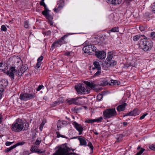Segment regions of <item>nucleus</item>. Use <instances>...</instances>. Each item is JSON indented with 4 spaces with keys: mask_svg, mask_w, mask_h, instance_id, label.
Masks as SVG:
<instances>
[{
    "mask_svg": "<svg viewBox=\"0 0 155 155\" xmlns=\"http://www.w3.org/2000/svg\"><path fill=\"white\" fill-rule=\"evenodd\" d=\"M58 150L54 153L53 155H75L74 153L70 152L71 151H74L75 149L68 147L66 144H63L58 147Z\"/></svg>",
    "mask_w": 155,
    "mask_h": 155,
    "instance_id": "obj_1",
    "label": "nucleus"
},
{
    "mask_svg": "<svg viewBox=\"0 0 155 155\" xmlns=\"http://www.w3.org/2000/svg\"><path fill=\"white\" fill-rule=\"evenodd\" d=\"M139 44L141 48L145 51L150 50L153 45L152 41L147 38H142L140 40Z\"/></svg>",
    "mask_w": 155,
    "mask_h": 155,
    "instance_id": "obj_2",
    "label": "nucleus"
},
{
    "mask_svg": "<svg viewBox=\"0 0 155 155\" xmlns=\"http://www.w3.org/2000/svg\"><path fill=\"white\" fill-rule=\"evenodd\" d=\"M24 122L19 118L17 119L12 124L11 129L13 132L17 133L22 130L24 129Z\"/></svg>",
    "mask_w": 155,
    "mask_h": 155,
    "instance_id": "obj_3",
    "label": "nucleus"
},
{
    "mask_svg": "<svg viewBox=\"0 0 155 155\" xmlns=\"http://www.w3.org/2000/svg\"><path fill=\"white\" fill-rule=\"evenodd\" d=\"M117 115V114L115 108L107 109L103 112V115L104 119L115 117Z\"/></svg>",
    "mask_w": 155,
    "mask_h": 155,
    "instance_id": "obj_4",
    "label": "nucleus"
},
{
    "mask_svg": "<svg viewBox=\"0 0 155 155\" xmlns=\"http://www.w3.org/2000/svg\"><path fill=\"white\" fill-rule=\"evenodd\" d=\"M85 87L86 86L83 83H80L75 85V88L78 94H85L88 93Z\"/></svg>",
    "mask_w": 155,
    "mask_h": 155,
    "instance_id": "obj_5",
    "label": "nucleus"
},
{
    "mask_svg": "<svg viewBox=\"0 0 155 155\" xmlns=\"http://www.w3.org/2000/svg\"><path fill=\"white\" fill-rule=\"evenodd\" d=\"M97 48L93 45H88L84 46L83 50L85 53L89 54V55L92 54L93 52L96 51Z\"/></svg>",
    "mask_w": 155,
    "mask_h": 155,
    "instance_id": "obj_6",
    "label": "nucleus"
},
{
    "mask_svg": "<svg viewBox=\"0 0 155 155\" xmlns=\"http://www.w3.org/2000/svg\"><path fill=\"white\" fill-rule=\"evenodd\" d=\"M35 97V93H21L20 95V99L21 101H27L33 99Z\"/></svg>",
    "mask_w": 155,
    "mask_h": 155,
    "instance_id": "obj_7",
    "label": "nucleus"
},
{
    "mask_svg": "<svg viewBox=\"0 0 155 155\" xmlns=\"http://www.w3.org/2000/svg\"><path fill=\"white\" fill-rule=\"evenodd\" d=\"M50 11H43L42 12V14L45 17L46 19L48 20L49 23L51 25H53V22L52 21L53 17L51 15L49 14V12Z\"/></svg>",
    "mask_w": 155,
    "mask_h": 155,
    "instance_id": "obj_8",
    "label": "nucleus"
},
{
    "mask_svg": "<svg viewBox=\"0 0 155 155\" xmlns=\"http://www.w3.org/2000/svg\"><path fill=\"white\" fill-rule=\"evenodd\" d=\"M21 61L20 58H18L17 62L15 63V64L19 69H20L24 73L28 69V68L26 64H22L21 65Z\"/></svg>",
    "mask_w": 155,
    "mask_h": 155,
    "instance_id": "obj_9",
    "label": "nucleus"
},
{
    "mask_svg": "<svg viewBox=\"0 0 155 155\" xmlns=\"http://www.w3.org/2000/svg\"><path fill=\"white\" fill-rule=\"evenodd\" d=\"M72 124L74 126L76 130L78 131L79 134H81L83 133V127L75 121L73 122Z\"/></svg>",
    "mask_w": 155,
    "mask_h": 155,
    "instance_id": "obj_10",
    "label": "nucleus"
},
{
    "mask_svg": "<svg viewBox=\"0 0 155 155\" xmlns=\"http://www.w3.org/2000/svg\"><path fill=\"white\" fill-rule=\"evenodd\" d=\"M95 54L98 58L101 59H104L106 57V52L103 51H95Z\"/></svg>",
    "mask_w": 155,
    "mask_h": 155,
    "instance_id": "obj_11",
    "label": "nucleus"
},
{
    "mask_svg": "<svg viewBox=\"0 0 155 155\" xmlns=\"http://www.w3.org/2000/svg\"><path fill=\"white\" fill-rule=\"evenodd\" d=\"M81 98V97H78L74 98L68 99L66 100L67 103L69 105L78 104V100L80 98Z\"/></svg>",
    "mask_w": 155,
    "mask_h": 155,
    "instance_id": "obj_12",
    "label": "nucleus"
},
{
    "mask_svg": "<svg viewBox=\"0 0 155 155\" xmlns=\"http://www.w3.org/2000/svg\"><path fill=\"white\" fill-rule=\"evenodd\" d=\"M140 113V111L139 110L137 109H134L133 111L129 112V113L127 114L124 115V117L125 116H136L139 115Z\"/></svg>",
    "mask_w": 155,
    "mask_h": 155,
    "instance_id": "obj_13",
    "label": "nucleus"
},
{
    "mask_svg": "<svg viewBox=\"0 0 155 155\" xmlns=\"http://www.w3.org/2000/svg\"><path fill=\"white\" fill-rule=\"evenodd\" d=\"M15 72V68L13 67H12L10 68L9 71L7 72V74L9 77L13 79H14V73Z\"/></svg>",
    "mask_w": 155,
    "mask_h": 155,
    "instance_id": "obj_14",
    "label": "nucleus"
},
{
    "mask_svg": "<svg viewBox=\"0 0 155 155\" xmlns=\"http://www.w3.org/2000/svg\"><path fill=\"white\" fill-rule=\"evenodd\" d=\"M43 57L42 56H41L38 59L37 63L35 67V68L36 69H38L40 68L42 64L41 61L43 60Z\"/></svg>",
    "mask_w": 155,
    "mask_h": 155,
    "instance_id": "obj_15",
    "label": "nucleus"
},
{
    "mask_svg": "<svg viewBox=\"0 0 155 155\" xmlns=\"http://www.w3.org/2000/svg\"><path fill=\"white\" fill-rule=\"evenodd\" d=\"M127 105L126 103H124L119 105L117 107V110L119 112L125 110V107Z\"/></svg>",
    "mask_w": 155,
    "mask_h": 155,
    "instance_id": "obj_16",
    "label": "nucleus"
},
{
    "mask_svg": "<svg viewBox=\"0 0 155 155\" xmlns=\"http://www.w3.org/2000/svg\"><path fill=\"white\" fill-rule=\"evenodd\" d=\"M83 138V137L81 136H79L78 138V140L79 141L80 145L86 146L87 145V143L86 140Z\"/></svg>",
    "mask_w": 155,
    "mask_h": 155,
    "instance_id": "obj_17",
    "label": "nucleus"
},
{
    "mask_svg": "<svg viewBox=\"0 0 155 155\" xmlns=\"http://www.w3.org/2000/svg\"><path fill=\"white\" fill-rule=\"evenodd\" d=\"M68 36L67 35H66L62 36L60 39L58 40L59 43L61 45H62L66 44L67 43V40L66 38Z\"/></svg>",
    "mask_w": 155,
    "mask_h": 155,
    "instance_id": "obj_18",
    "label": "nucleus"
},
{
    "mask_svg": "<svg viewBox=\"0 0 155 155\" xmlns=\"http://www.w3.org/2000/svg\"><path fill=\"white\" fill-rule=\"evenodd\" d=\"M107 2L109 4L116 5L120 4L122 0H107Z\"/></svg>",
    "mask_w": 155,
    "mask_h": 155,
    "instance_id": "obj_19",
    "label": "nucleus"
},
{
    "mask_svg": "<svg viewBox=\"0 0 155 155\" xmlns=\"http://www.w3.org/2000/svg\"><path fill=\"white\" fill-rule=\"evenodd\" d=\"M143 38H145L143 35H138L134 36L133 37V40L134 41H137L139 39L140 40Z\"/></svg>",
    "mask_w": 155,
    "mask_h": 155,
    "instance_id": "obj_20",
    "label": "nucleus"
},
{
    "mask_svg": "<svg viewBox=\"0 0 155 155\" xmlns=\"http://www.w3.org/2000/svg\"><path fill=\"white\" fill-rule=\"evenodd\" d=\"M117 64L116 61L114 60H111L110 61H108L106 64L107 67H113L114 65H116Z\"/></svg>",
    "mask_w": 155,
    "mask_h": 155,
    "instance_id": "obj_21",
    "label": "nucleus"
},
{
    "mask_svg": "<svg viewBox=\"0 0 155 155\" xmlns=\"http://www.w3.org/2000/svg\"><path fill=\"white\" fill-rule=\"evenodd\" d=\"M8 84V82L6 79H2L0 81V85L3 87H6Z\"/></svg>",
    "mask_w": 155,
    "mask_h": 155,
    "instance_id": "obj_22",
    "label": "nucleus"
},
{
    "mask_svg": "<svg viewBox=\"0 0 155 155\" xmlns=\"http://www.w3.org/2000/svg\"><path fill=\"white\" fill-rule=\"evenodd\" d=\"M74 55V52L72 51H67L65 52L64 55L68 57H73Z\"/></svg>",
    "mask_w": 155,
    "mask_h": 155,
    "instance_id": "obj_23",
    "label": "nucleus"
},
{
    "mask_svg": "<svg viewBox=\"0 0 155 155\" xmlns=\"http://www.w3.org/2000/svg\"><path fill=\"white\" fill-rule=\"evenodd\" d=\"M107 82L104 79H102L98 82V84L100 86H104L107 84Z\"/></svg>",
    "mask_w": 155,
    "mask_h": 155,
    "instance_id": "obj_24",
    "label": "nucleus"
},
{
    "mask_svg": "<svg viewBox=\"0 0 155 155\" xmlns=\"http://www.w3.org/2000/svg\"><path fill=\"white\" fill-rule=\"evenodd\" d=\"M8 69V67L6 64V66H5V64H3V63L0 62V71H4Z\"/></svg>",
    "mask_w": 155,
    "mask_h": 155,
    "instance_id": "obj_25",
    "label": "nucleus"
},
{
    "mask_svg": "<svg viewBox=\"0 0 155 155\" xmlns=\"http://www.w3.org/2000/svg\"><path fill=\"white\" fill-rule=\"evenodd\" d=\"M94 68H93L92 69L93 70H96L101 68V66L99 64V63L97 61H94L93 63Z\"/></svg>",
    "mask_w": 155,
    "mask_h": 155,
    "instance_id": "obj_26",
    "label": "nucleus"
},
{
    "mask_svg": "<svg viewBox=\"0 0 155 155\" xmlns=\"http://www.w3.org/2000/svg\"><path fill=\"white\" fill-rule=\"evenodd\" d=\"M110 83L111 85L117 86L120 84V82L117 80H111L110 81Z\"/></svg>",
    "mask_w": 155,
    "mask_h": 155,
    "instance_id": "obj_27",
    "label": "nucleus"
},
{
    "mask_svg": "<svg viewBox=\"0 0 155 155\" xmlns=\"http://www.w3.org/2000/svg\"><path fill=\"white\" fill-rule=\"evenodd\" d=\"M61 46V45L59 43V41L58 40L54 43L51 45V47L53 48H55L56 47H59Z\"/></svg>",
    "mask_w": 155,
    "mask_h": 155,
    "instance_id": "obj_28",
    "label": "nucleus"
},
{
    "mask_svg": "<svg viewBox=\"0 0 155 155\" xmlns=\"http://www.w3.org/2000/svg\"><path fill=\"white\" fill-rule=\"evenodd\" d=\"M18 70L16 71L15 74L17 76H21L24 73L21 70L17 67Z\"/></svg>",
    "mask_w": 155,
    "mask_h": 155,
    "instance_id": "obj_29",
    "label": "nucleus"
},
{
    "mask_svg": "<svg viewBox=\"0 0 155 155\" xmlns=\"http://www.w3.org/2000/svg\"><path fill=\"white\" fill-rule=\"evenodd\" d=\"M44 0H42L40 2V4L41 6H43L45 8V10L44 11H49L48 9L47 8V6L45 4L44 2Z\"/></svg>",
    "mask_w": 155,
    "mask_h": 155,
    "instance_id": "obj_30",
    "label": "nucleus"
},
{
    "mask_svg": "<svg viewBox=\"0 0 155 155\" xmlns=\"http://www.w3.org/2000/svg\"><path fill=\"white\" fill-rule=\"evenodd\" d=\"M95 70L96 72L93 76L94 77H96L97 76H98L101 74V69H99Z\"/></svg>",
    "mask_w": 155,
    "mask_h": 155,
    "instance_id": "obj_31",
    "label": "nucleus"
},
{
    "mask_svg": "<svg viewBox=\"0 0 155 155\" xmlns=\"http://www.w3.org/2000/svg\"><path fill=\"white\" fill-rule=\"evenodd\" d=\"M85 83L87 86L91 88H94L95 87V84L93 83H90L88 81H86Z\"/></svg>",
    "mask_w": 155,
    "mask_h": 155,
    "instance_id": "obj_32",
    "label": "nucleus"
},
{
    "mask_svg": "<svg viewBox=\"0 0 155 155\" xmlns=\"http://www.w3.org/2000/svg\"><path fill=\"white\" fill-rule=\"evenodd\" d=\"M113 58L112 53L110 52L108 53V55L107 58L106 59L108 61H111L112 58Z\"/></svg>",
    "mask_w": 155,
    "mask_h": 155,
    "instance_id": "obj_33",
    "label": "nucleus"
},
{
    "mask_svg": "<svg viewBox=\"0 0 155 155\" xmlns=\"http://www.w3.org/2000/svg\"><path fill=\"white\" fill-rule=\"evenodd\" d=\"M62 6L60 5H58V6L54 8V11L56 12H58L62 8Z\"/></svg>",
    "mask_w": 155,
    "mask_h": 155,
    "instance_id": "obj_34",
    "label": "nucleus"
},
{
    "mask_svg": "<svg viewBox=\"0 0 155 155\" xmlns=\"http://www.w3.org/2000/svg\"><path fill=\"white\" fill-rule=\"evenodd\" d=\"M15 148V145H14L10 147L7 148L5 150V152L6 153H8Z\"/></svg>",
    "mask_w": 155,
    "mask_h": 155,
    "instance_id": "obj_35",
    "label": "nucleus"
},
{
    "mask_svg": "<svg viewBox=\"0 0 155 155\" xmlns=\"http://www.w3.org/2000/svg\"><path fill=\"white\" fill-rule=\"evenodd\" d=\"M57 134V138H59L60 137H61L62 138H64L66 139H68V137H65L64 136L62 135H61L60 134V132L59 131H57L56 132Z\"/></svg>",
    "mask_w": 155,
    "mask_h": 155,
    "instance_id": "obj_36",
    "label": "nucleus"
},
{
    "mask_svg": "<svg viewBox=\"0 0 155 155\" xmlns=\"http://www.w3.org/2000/svg\"><path fill=\"white\" fill-rule=\"evenodd\" d=\"M110 31L114 32H118L119 31V28L117 27H114L111 29Z\"/></svg>",
    "mask_w": 155,
    "mask_h": 155,
    "instance_id": "obj_37",
    "label": "nucleus"
},
{
    "mask_svg": "<svg viewBox=\"0 0 155 155\" xmlns=\"http://www.w3.org/2000/svg\"><path fill=\"white\" fill-rule=\"evenodd\" d=\"M59 104V101H55L54 102L52 103L51 104V107H53L56 106V105H58Z\"/></svg>",
    "mask_w": 155,
    "mask_h": 155,
    "instance_id": "obj_38",
    "label": "nucleus"
},
{
    "mask_svg": "<svg viewBox=\"0 0 155 155\" xmlns=\"http://www.w3.org/2000/svg\"><path fill=\"white\" fill-rule=\"evenodd\" d=\"M103 120V117H100L97 119H95V122H101Z\"/></svg>",
    "mask_w": 155,
    "mask_h": 155,
    "instance_id": "obj_39",
    "label": "nucleus"
},
{
    "mask_svg": "<svg viewBox=\"0 0 155 155\" xmlns=\"http://www.w3.org/2000/svg\"><path fill=\"white\" fill-rule=\"evenodd\" d=\"M103 97V96L102 94H99L97 97V100L98 101H100L101 100Z\"/></svg>",
    "mask_w": 155,
    "mask_h": 155,
    "instance_id": "obj_40",
    "label": "nucleus"
},
{
    "mask_svg": "<svg viewBox=\"0 0 155 155\" xmlns=\"http://www.w3.org/2000/svg\"><path fill=\"white\" fill-rule=\"evenodd\" d=\"M87 146H88L89 148L91 149V151H92L93 149H94V147L92 145L91 143L89 142L88 143V145H87Z\"/></svg>",
    "mask_w": 155,
    "mask_h": 155,
    "instance_id": "obj_41",
    "label": "nucleus"
},
{
    "mask_svg": "<svg viewBox=\"0 0 155 155\" xmlns=\"http://www.w3.org/2000/svg\"><path fill=\"white\" fill-rule=\"evenodd\" d=\"M24 129L23 130H26L28 128L29 124L28 123H25L24 122Z\"/></svg>",
    "mask_w": 155,
    "mask_h": 155,
    "instance_id": "obj_42",
    "label": "nucleus"
},
{
    "mask_svg": "<svg viewBox=\"0 0 155 155\" xmlns=\"http://www.w3.org/2000/svg\"><path fill=\"white\" fill-rule=\"evenodd\" d=\"M44 87L42 85H41L39 86L36 88V90L37 91H40L41 89H43Z\"/></svg>",
    "mask_w": 155,
    "mask_h": 155,
    "instance_id": "obj_43",
    "label": "nucleus"
},
{
    "mask_svg": "<svg viewBox=\"0 0 155 155\" xmlns=\"http://www.w3.org/2000/svg\"><path fill=\"white\" fill-rule=\"evenodd\" d=\"M149 148L151 150L155 151V144H152L151 145H149Z\"/></svg>",
    "mask_w": 155,
    "mask_h": 155,
    "instance_id": "obj_44",
    "label": "nucleus"
},
{
    "mask_svg": "<svg viewBox=\"0 0 155 155\" xmlns=\"http://www.w3.org/2000/svg\"><path fill=\"white\" fill-rule=\"evenodd\" d=\"M144 150V149L143 148H141L140 151L135 155H140L143 152Z\"/></svg>",
    "mask_w": 155,
    "mask_h": 155,
    "instance_id": "obj_45",
    "label": "nucleus"
},
{
    "mask_svg": "<svg viewBox=\"0 0 155 155\" xmlns=\"http://www.w3.org/2000/svg\"><path fill=\"white\" fill-rule=\"evenodd\" d=\"M35 152L38 153H45V151L43 150H41L37 149Z\"/></svg>",
    "mask_w": 155,
    "mask_h": 155,
    "instance_id": "obj_46",
    "label": "nucleus"
},
{
    "mask_svg": "<svg viewBox=\"0 0 155 155\" xmlns=\"http://www.w3.org/2000/svg\"><path fill=\"white\" fill-rule=\"evenodd\" d=\"M25 142H21L17 143L16 144L14 145L15 146V147L18 146L22 145L25 143Z\"/></svg>",
    "mask_w": 155,
    "mask_h": 155,
    "instance_id": "obj_47",
    "label": "nucleus"
},
{
    "mask_svg": "<svg viewBox=\"0 0 155 155\" xmlns=\"http://www.w3.org/2000/svg\"><path fill=\"white\" fill-rule=\"evenodd\" d=\"M29 22L27 21H25L24 22V26L25 28H28V27Z\"/></svg>",
    "mask_w": 155,
    "mask_h": 155,
    "instance_id": "obj_48",
    "label": "nucleus"
},
{
    "mask_svg": "<svg viewBox=\"0 0 155 155\" xmlns=\"http://www.w3.org/2000/svg\"><path fill=\"white\" fill-rule=\"evenodd\" d=\"M14 142H11L9 141H7L6 142L5 144L6 146H9L12 144L14 143Z\"/></svg>",
    "mask_w": 155,
    "mask_h": 155,
    "instance_id": "obj_49",
    "label": "nucleus"
},
{
    "mask_svg": "<svg viewBox=\"0 0 155 155\" xmlns=\"http://www.w3.org/2000/svg\"><path fill=\"white\" fill-rule=\"evenodd\" d=\"M1 30L2 31H5L7 30V28L4 25H2L1 26Z\"/></svg>",
    "mask_w": 155,
    "mask_h": 155,
    "instance_id": "obj_50",
    "label": "nucleus"
},
{
    "mask_svg": "<svg viewBox=\"0 0 155 155\" xmlns=\"http://www.w3.org/2000/svg\"><path fill=\"white\" fill-rule=\"evenodd\" d=\"M41 140L39 139H37L35 142V144L36 145H39L41 143Z\"/></svg>",
    "mask_w": 155,
    "mask_h": 155,
    "instance_id": "obj_51",
    "label": "nucleus"
},
{
    "mask_svg": "<svg viewBox=\"0 0 155 155\" xmlns=\"http://www.w3.org/2000/svg\"><path fill=\"white\" fill-rule=\"evenodd\" d=\"M147 113H145L142 116H141L140 117V120H142L143 119L144 117L147 115Z\"/></svg>",
    "mask_w": 155,
    "mask_h": 155,
    "instance_id": "obj_52",
    "label": "nucleus"
},
{
    "mask_svg": "<svg viewBox=\"0 0 155 155\" xmlns=\"http://www.w3.org/2000/svg\"><path fill=\"white\" fill-rule=\"evenodd\" d=\"M139 28L140 30L141 31H143L145 30V28L143 26L139 27Z\"/></svg>",
    "mask_w": 155,
    "mask_h": 155,
    "instance_id": "obj_53",
    "label": "nucleus"
},
{
    "mask_svg": "<svg viewBox=\"0 0 155 155\" xmlns=\"http://www.w3.org/2000/svg\"><path fill=\"white\" fill-rule=\"evenodd\" d=\"M37 149L35 148L34 147L32 146L31 149V150L32 151L36 152Z\"/></svg>",
    "mask_w": 155,
    "mask_h": 155,
    "instance_id": "obj_54",
    "label": "nucleus"
},
{
    "mask_svg": "<svg viewBox=\"0 0 155 155\" xmlns=\"http://www.w3.org/2000/svg\"><path fill=\"white\" fill-rule=\"evenodd\" d=\"M60 121L59 120H58V125H57V128H58V130H59V129L61 128V124H59V122Z\"/></svg>",
    "mask_w": 155,
    "mask_h": 155,
    "instance_id": "obj_55",
    "label": "nucleus"
},
{
    "mask_svg": "<svg viewBox=\"0 0 155 155\" xmlns=\"http://www.w3.org/2000/svg\"><path fill=\"white\" fill-rule=\"evenodd\" d=\"M2 116L1 114H0V124H1L2 122Z\"/></svg>",
    "mask_w": 155,
    "mask_h": 155,
    "instance_id": "obj_56",
    "label": "nucleus"
},
{
    "mask_svg": "<svg viewBox=\"0 0 155 155\" xmlns=\"http://www.w3.org/2000/svg\"><path fill=\"white\" fill-rule=\"evenodd\" d=\"M153 12L155 13V2L154 3L153 9L152 10Z\"/></svg>",
    "mask_w": 155,
    "mask_h": 155,
    "instance_id": "obj_57",
    "label": "nucleus"
},
{
    "mask_svg": "<svg viewBox=\"0 0 155 155\" xmlns=\"http://www.w3.org/2000/svg\"><path fill=\"white\" fill-rule=\"evenodd\" d=\"M90 119H87L84 122L86 123H90Z\"/></svg>",
    "mask_w": 155,
    "mask_h": 155,
    "instance_id": "obj_58",
    "label": "nucleus"
},
{
    "mask_svg": "<svg viewBox=\"0 0 155 155\" xmlns=\"http://www.w3.org/2000/svg\"><path fill=\"white\" fill-rule=\"evenodd\" d=\"M90 121H91L90 122H90V123H91V124H92V123L95 122V119H90Z\"/></svg>",
    "mask_w": 155,
    "mask_h": 155,
    "instance_id": "obj_59",
    "label": "nucleus"
},
{
    "mask_svg": "<svg viewBox=\"0 0 155 155\" xmlns=\"http://www.w3.org/2000/svg\"><path fill=\"white\" fill-rule=\"evenodd\" d=\"M43 126H44L42 125H41V124L40 125V126L39 127V129H40V130L41 131L42 130Z\"/></svg>",
    "mask_w": 155,
    "mask_h": 155,
    "instance_id": "obj_60",
    "label": "nucleus"
},
{
    "mask_svg": "<svg viewBox=\"0 0 155 155\" xmlns=\"http://www.w3.org/2000/svg\"><path fill=\"white\" fill-rule=\"evenodd\" d=\"M128 124V123L127 122H124L123 123V125L125 127Z\"/></svg>",
    "mask_w": 155,
    "mask_h": 155,
    "instance_id": "obj_61",
    "label": "nucleus"
},
{
    "mask_svg": "<svg viewBox=\"0 0 155 155\" xmlns=\"http://www.w3.org/2000/svg\"><path fill=\"white\" fill-rule=\"evenodd\" d=\"M51 33V31H48L47 32V34L48 35H50Z\"/></svg>",
    "mask_w": 155,
    "mask_h": 155,
    "instance_id": "obj_62",
    "label": "nucleus"
},
{
    "mask_svg": "<svg viewBox=\"0 0 155 155\" xmlns=\"http://www.w3.org/2000/svg\"><path fill=\"white\" fill-rule=\"evenodd\" d=\"M24 153L25 155L26 154V155H28V153H29V154H30V153L28 151H25L24 152Z\"/></svg>",
    "mask_w": 155,
    "mask_h": 155,
    "instance_id": "obj_63",
    "label": "nucleus"
},
{
    "mask_svg": "<svg viewBox=\"0 0 155 155\" xmlns=\"http://www.w3.org/2000/svg\"><path fill=\"white\" fill-rule=\"evenodd\" d=\"M45 124V122L43 120V121H42V122L41 124L42 125L44 126Z\"/></svg>",
    "mask_w": 155,
    "mask_h": 155,
    "instance_id": "obj_64",
    "label": "nucleus"
}]
</instances>
